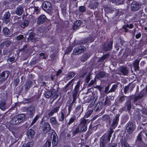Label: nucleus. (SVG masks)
Segmentation results:
<instances>
[{
	"label": "nucleus",
	"instance_id": "61",
	"mask_svg": "<svg viewBox=\"0 0 147 147\" xmlns=\"http://www.w3.org/2000/svg\"><path fill=\"white\" fill-rule=\"evenodd\" d=\"M37 62L38 61L37 59H35L34 60L31 61L30 63V65L33 66L34 65H36Z\"/></svg>",
	"mask_w": 147,
	"mask_h": 147
},
{
	"label": "nucleus",
	"instance_id": "2",
	"mask_svg": "<svg viewBox=\"0 0 147 147\" xmlns=\"http://www.w3.org/2000/svg\"><path fill=\"white\" fill-rule=\"evenodd\" d=\"M90 122L89 119H80V123L78 125L80 129L81 132L83 133L86 131L87 129V126Z\"/></svg>",
	"mask_w": 147,
	"mask_h": 147
},
{
	"label": "nucleus",
	"instance_id": "41",
	"mask_svg": "<svg viewBox=\"0 0 147 147\" xmlns=\"http://www.w3.org/2000/svg\"><path fill=\"white\" fill-rule=\"evenodd\" d=\"M126 107H127V110L128 111H130L131 108V103L130 101H127L125 104Z\"/></svg>",
	"mask_w": 147,
	"mask_h": 147
},
{
	"label": "nucleus",
	"instance_id": "62",
	"mask_svg": "<svg viewBox=\"0 0 147 147\" xmlns=\"http://www.w3.org/2000/svg\"><path fill=\"white\" fill-rule=\"evenodd\" d=\"M33 146L32 142H28L24 147H32Z\"/></svg>",
	"mask_w": 147,
	"mask_h": 147
},
{
	"label": "nucleus",
	"instance_id": "13",
	"mask_svg": "<svg viewBox=\"0 0 147 147\" xmlns=\"http://www.w3.org/2000/svg\"><path fill=\"white\" fill-rule=\"evenodd\" d=\"M140 6L138 2L136 1H133L131 5V9L133 11H136L138 10Z\"/></svg>",
	"mask_w": 147,
	"mask_h": 147
},
{
	"label": "nucleus",
	"instance_id": "60",
	"mask_svg": "<svg viewBox=\"0 0 147 147\" xmlns=\"http://www.w3.org/2000/svg\"><path fill=\"white\" fill-rule=\"evenodd\" d=\"M138 147H144V142L142 141L136 143Z\"/></svg>",
	"mask_w": 147,
	"mask_h": 147
},
{
	"label": "nucleus",
	"instance_id": "43",
	"mask_svg": "<svg viewBox=\"0 0 147 147\" xmlns=\"http://www.w3.org/2000/svg\"><path fill=\"white\" fill-rule=\"evenodd\" d=\"M108 136V135L107 134L105 133L102 136L101 138L102 139L101 140L106 142H107V141H110L111 138L109 139L107 137Z\"/></svg>",
	"mask_w": 147,
	"mask_h": 147
},
{
	"label": "nucleus",
	"instance_id": "16",
	"mask_svg": "<svg viewBox=\"0 0 147 147\" xmlns=\"http://www.w3.org/2000/svg\"><path fill=\"white\" fill-rule=\"evenodd\" d=\"M11 44V42L9 40L4 41L1 43L0 45L1 48H6L9 47Z\"/></svg>",
	"mask_w": 147,
	"mask_h": 147
},
{
	"label": "nucleus",
	"instance_id": "63",
	"mask_svg": "<svg viewBox=\"0 0 147 147\" xmlns=\"http://www.w3.org/2000/svg\"><path fill=\"white\" fill-rule=\"evenodd\" d=\"M106 142L101 140L100 144V147H105Z\"/></svg>",
	"mask_w": 147,
	"mask_h": 147
},
{
	"label": "nucleus",
	"instance_id": "35",
	"mask_svg": "<svg viewBox=\"0 0 147 147\" xmlns=\"http://www.w3.org/2000/svg\"><path fill=\"white\" fill-rule=\"evenodd\" d=\"M50 121L52 125H58V122L55 117H51L50 119Z\"/></svg>",
	"mask_w": 147,
	"mask_h": 147
},
{
	"label": "nucleus",
	"instance_id": "17",
	"mask_svg": "<svg viewBox=\"0 0 147 147\" xmlns=\"http://www.w3.org/2000/svg\"><path fill=\"white\" fill-rule=\"evenodd\" d=\"M35 131L30 129L28 130L27 132V136L30 139H32L35 136Z\"/></svg>",
	"mask_w": 147,
	"mask_h": 147
},
{
	"label": "nucleus",
	"instance_id": "28",
	"mask_svg": "<svg viewBox=\"0 0 147 147\" xmlns=\"http://www.w3.org/2000/svg\"><path fill=\"white\" fill-rule=\"evenodd\" d=\"M97 127L98 126L97 125L92 126V123H91L89 126L88 130L87 132L86 133L88 134L89 135H90L91 134V133L90 132V130H91V131H95L97 129Z\"/></svg>",
	"mask_w": 147,
	"mask_h": 147
},
{
	"label": "nucleus",
	"instance_id": "44",
	"mask_svg": "<svg viewBox=\"0 0 147 147\" xmlns=\"http://www.w3.org/2000/svg\"><path fill=\"white\" fill-rule=\"evenodd\" d=\"M29 22L27 20L24 21V22L20 24V26L22 28H24L28 25Z\"/></svg>",
	"mask_w": 147,
	"mask_h": 147
},
{
	"label": "nucleus",
	"instance_id": "24",
	"mask_svg": "<svg viewBox=\"0 0 147 147\" xmlns=\"http://www.w3.org/2000/svg\"><path fill=\"white\" fill-rule=\"evenodd\" d=\"M2 32L5 36L7 37L10 36L11 35V31L7 27H5L3 28Z\"/></svg>",
	"mask_w": 147,
	"mask_h": 147
},
{
	"label": "nucleus",
	"instance_id": "42",
	"mask_svg": "<svg viewBox=\"0 0 147 147\" xmlns=\"http://www.w3.org/2000/svg\"><path fill=\"white\" fill-rule=\"evenodd\" d=\"M117 87L118 85H117V84H115L113 85L111 89L107 92V93H109L110 92H114L116 90Z\"/></svg>",
	"mask_w": 147,
	"mask_h": 147
},
{
	"label": "nucleus",
	"instance_id": "59",
	"mask_svg": "<svg viewBox=\"0 0 147 147\" xmlns=\"http://www.w3.org/2000/svg\"><path fill=\"white\" fill-rule=\"evenodd\" d=\"M126 97V96L125 95L121 96L119 98V102L121 103L122 102L125 100Z\"/></svg>",
	"mask_w": 147,
	"mask_h": 147
},
{
	"label": "nucleus",
	"instance_id": "50",
	"mask_svg": "<svg viewBox=\"0 0 147 147\" xmlns=\"http://www.w3.org/2000/svg\"><path fill=\"white\" fill-rule=\"evenodd\" d=\"M51 145V140H47L44 144L43 147H50Z\"/></svg>",
	"mask_w": 147,
	"mask_h": 147
},
{
	"label": "nucleus",
	"instance_id": "38",
	"mask_svg": "<svg viewBox=\"0 0 147 147\" xmlns=\"http://www.w3.org/2000/svg\"><path fill=\"white\" fill-rule=\"evenodd\" d=\"M81 132L80 129L78 125L76 128L73 131L72 134L73 136H75L76 134Z\"/></svg>",
	"mask_w": 147,
	"mask_h": 147
},
{
	"label": "nucleus",
	"instance_id": "33",
	"mask_svg": "<svg viewBox=\"0 0 147 147\" xmlns=\"http://www.w3.org/2000/svg\"><path fill=\"white\" fill-rule=\"evenodd\" d=\"M76 100V99H74L73 98L72 101L71 102H70L69 104V105H68V111L70 113L72 110L74 103L75 102Z\"/></svg>",
	"mask_w": 147,
	"mask_h": 147
},
{
	"label": "nucleus",
	"instance_id": "56",
	"mask_svg": "<svg viewBox=\"0 0 147 147\" xmlns=\"http://www.w3.org/2000/svg\"><path fill=\"white\" fill-rule=\"evenodd\" d=\"M59 95L58 94L55 93L53 96V99L51 102V103L52 104L54 101V100H56L59 97Z\"/></svg>",
	"mask_w": 147,
	"mask_h": 147
},
{
	"label": "nucleus",
	"instance_id": "27",
	"mask_svg": "<svg viewBox=\"0 0 147 147\" xmlns=\"http://www.w3.org/2000/svg\"><path fill=\"white\" fill-rule=\"evenodd\" d=\"M133 27L134 26L132 24H130L129 25L127 24L126 25H123L122 27V28L124 30V32H127L128 31V30L127 28H129V29H132L133 28Z\"/></svg>",
	"mask_w": 147,
	"mask_h": 147
},
{
	"label": "nucleus",
	"instance_id": "11",
	"mask_svg": "<svg viewBox=\"0 0 147 147\" xmlns=\"http://www.w3.org/2000/svg\"><path fill=\"white\" fill-rule=\"evenodd\" d=\"M42 128L43 133L47 134L50 131L51 129V127L49 123L44 122L43 124H42Z\"/></svg>",
	"mask_w": 147,
	"mask_h": 147
},
{
	"label": "nucleus",
	"instance_id": "29",
	"mask_svg": "<svg viewBox=\"0 0 147 147\" xmlns=\"http://www.w3.org/2000/svg\"><path fill=\"white\" fill-rule=\"evenodd\" d=\"M76 119V115H73L69 118L68 122L67 123V126L70 125L71 124L74 122Z\"/></svg>",
	"mask_w": 147,
	"mask_h": 147
},
{
	"label": "nucleus",
	"instance_id": "8",
	"mask_svg": "<svg viewBox=\"0 0 147 147\" xmlns=\"http://www.w3.org/2000/svg\"><path fill=\"white\" fill-rule=\"evenodd\" d=\"M85 49V47L84 46H79L74 49L73 51V53L74 55H78L83 52Z\"/></svg>",
	"mask_w": 147,
	"mask_h": 147
},
{
	"label": "nucleus",
	"instance_id": "26",
	"mask_svg": "<svg viewBox=\"0 0 147 147\" xmlns=\"http://www.w3.org/2000/svg\"><path fill=\"white\" fill-rule=\"evenodd\" d=\"M129 117L127 115H123L121 119V123L124 124L129 119Z\"/></svg>",
	"mask_w": 147,
	"mask_h": 147
},
{
	"label": "nucleus",
	"instance_id": "6",
	"mask_svg": "<svg viewBox=\"0 0 147 147\" xmlns=\"http://www.w3.org/2000/svg\"><path fill=\"white\" fill-rule=\"evenodd\" d=\"M10 72L8 70H5L0 74V83L2 84L7 80Z\"/></svg>",
	"mask_w": 147,
	"mask_h": 147
},
{
	"label": "nucleus",
	"instance_id": "39",
	"mask_svg": "<svg viewBox=\"0 0 147 147\" xmlns=\"http://www.w3.org/2000/svg\"><path fill=\"white\" fill-rule=\"evenodd\" d=\"M61 113L65 115V117H67L70 114V113L68 111L67 109L65 108H64L62 109L61 111Z\"/></svg>",
	"mask_w": 147,
	"mask_h": 147
},
{
	"label": "nucleus",
	"instance_id": "54",
	"mask_svg": "<svg viewBox=\"0 0 147 147\" xmlns=\"http://www.w3.org/2000/svg\"><path fill=\"white\" fill-rule=\"evenodd\" d=\"M61 113V115L59 116V120L60 121H62L64 120L65 118V115L63 114L62 113Z\"/></svg>",
	"mask_w": 147,
	"mask_h": 147
},
{
	"label": "nucleus",
	"instance_id": "18",
	"mask_svg": "<svg viewBox=\"0 0 147 147\" xmlns=\"http://www.w3.org/2000/svg\"><path fill=\"white\" fill-rule=\"evenodd\" d=\"M10 14L9 12H6L4 15L3 18V22L7 24L10 21Z\"/></svg>",
	"mask_w": 147,
	"mask_h": 147
},
{
	"label": "nucleus",
	"instance_id": "47",
	"mask_svg": "<svg viewBox=\"0 0 147 147\" xmlns=\"http://www.w3.org/2000/svg\"><path fill=\"white\" fill-rule=\"evenodd\" d=\"M115 9L111 8L109 7H107L105 9V10L107 11L108 13H112L115 11Z\"/></svg>",
	"mask_w": 147,
	"mask_h": 147
},
{
	"label": "nucleus",
	"instance_id": "5",
	"mask_svg": "<svg viewBox=\"0 0 147 147\" xmlns=\"http://www.w3.org/2000/svg\"><path fill=\"white\" fill-rule=\"evenodd\" d=\"M43 9L47 12L51 13L53 8V6L51 3L48 1L45 2L42 5Z\"/></svg>",
	"mask_w": 147,
	"mask_h": 147
},
{
	"label": "nucleus",
	"instance_id": "23",
	"mask_svg": "<svg viewBox=\"0 0 147 147\" xmlns=\"http://www.w3.org/2000/svg\"><path fill=\"white\" fill-rule=\"evenodd\" d=\"M33 83L32 81L28 80L25 84V89L26 90L29 89L33 85Z\"/></svg>",
	"mask_w": 147,
	"mask_h": 147
},
{
	"label": "nucleus",
	"instance_id": "19",
	"mask_svg": "<svg viewBox=\"0 0 147 147\" xmlns=\"http://www.w3.org/2000/svg\"><path fill=\"white\" fill-rule=\"evenodd\" d=\"M23 11V8L22 5H20L16 9L15 13L18 16L21 15Z\"/></svg>",
	"mask_w": 147,
	"mask_h": 147
},
{
	"label": "nucleus",
	"instance_id": "25",
	"mask_svg": "<svg viewBox=\"0 0 147 147\" xmlns=\"http://www.w3.org/2000/svg\"><path fill=\"white\" fill-rule=\"evenodd\" d=\"M105 75V72L103 71H100L95 76V78H96L98 79H100L104 78Z\"/></svg>",
	"mask_w": 147,
	"mask_h": 147
},
{
	"label": "nucleus",
	"instance_id": "4",
	"mask_svg": "<svg viewBox=\"0 0 147 147\" xmlns=\"http://www.w3.org/2000/svg\"><path fill=\"white\" fill-rule=\"evenodd\" d=\"M60 99V98H59L55 103L57 106L48 113L47 115L49 117H50L55 113H57L60 107L62 105L61 102L59 101Z\"/></svg>",
	"mask_w": 147,
	"mask_h": 147
},
{
	"label": "nucleus",
	"instance_id": "48",
	"mask_svg": "<svg viewBox=\"0 0 147 147\" xmlns=\"http://www.w3.org/2000/svg\"><path fill=\"white\" fill-rule=\"evenodd\" d=\"M79 10L81 13H84L86 11V8L84 6H80L79 7Z\"/></svg>",
	"mask_w": 147,
	"mask_h": 147
},
{
	"label": "nucleus",
	"instance_id": "34",
	"mask_svg": "<svg viewBox=\"0 0 147 147\" xmlns=\"http://www.w3.org/2000/svg\"><path fill=\"white\" fill-rule=\"evenodd\" d=\"M90 57V56H88L87 53H84L81 57L80 60L84 62L86 61Z\"/></svg>",
	"mask_w": 147,
	"mask_h": 147
},
{
	"label": "nucleus",
	"instance_id": "15",
	"mask_svg": "<svg viewBox=\"0 0 147 147\" xmlns=\"http://www.w3.org/2000/svg\"><path fill=\"white\" fill-rule=\"evenodd\" d=\"M26 112L29 114L30 116H32L35 112V107L32 106H30L26 109Z\"/></svg>",
	"mask_w": 147,
	"mask_h": 147
},
{
	"label": "nucleus",
	"instance_id": "31",
	"mask_svg": "<svg viewBox=\"0 0 147 147\" xmlns=\"http://www.w3.org/2000/svg\"><path fill=\"white\" fill-rule=\"evenodd\" d=\"M81 24V21L80 20H76L74 22L73 26V29L75 30L78 28Z\"/></svg>",
	"mask_w": 147,
	"mask_h": 147
},
{
	"label": "nucleus",
	"instance_id": "1",
	"mask_svg": "<svg viewBox=\"0 0 147 147\" xmlns=\"http://www.w3.org/2000/svg\"><path fill=\"white\" fill-rule=\"evenodd\" d=\"M25 121V115L24 114H21L14 116L11 119L9 123L11 125H15L24 123Z\"/></svg>",
	"mask_w": 147,
	"mask_h": 147
},
{
	"label": "nucleus",
	"instance_id": "49",
	"mask_svg": "<svg viewBox=\"0 0 147 147\" xmlns=\"http://www.w3.org/2000/svg\"><path fill=\"white\" fill-rule=\"evenodd\" d=\"M72 49L73 47L71 46H69L67 47L65 50V54H69L71 52Z\"/></svg>",
	"mask_w": 147,
	"mask_h": 147
},
{
	"label": "nucleus",
	"instance_id": "20",
	"mask_svg": "<svg viewBox=\"0 0 147 147\" xmlns=\"http://www.w3.org/2000/svg\"><path fill=\"white\" fill-rule=\"evenodd\" d=\"M102 119L109 125L111 123V119L109 115L106 114L103 115L102 116Z\"/></svg>",
	"mask_w": 147,
	"mask_h": 147
},
{
	"label": "nucleus",
	"instance_id": "51",
	"mask_svg": "<svg viewBox=\"0 0 147 147\" xmlns=\"http://www.w3.org/2000/svg\"><path fill=\"white\" fill-rule=\"evenodd\" d=\"M114 131L113 129L111 128L109 130L107 133H106L108 135L107 136L108 138L109 139L111 138V135L113 132Z\"/></svg>",
	"mask_w": 147,
	"mask_h": 147
},
{
	"label": "nucleus",
	"instance_id": "3",
	"mask_svg": "<svg viewBox=\"0 0 147 147\" xmlns=\"http://www.w3.org/2000/svg\"><path fill=\"white\" fill-rule=\"evenodd\" d=\"M113 40H110L104 42L102 45V50L105 52L110 51L113 48Z\"/></svg>",
	"mask_w": 147,
	"mask_h": 147
},
{
	"label": "nucleus",
	"instance_id": "7",
	"mask_svg": "<svg viewBox=\"0 0 147 147\" xmlns=\"http://www.w3.org/2000/svg\"><path fill=\"white\" fill-rule=\"evenodd\" d=\"M125 128L128 134H131L133 132L135 127L133 122L129 121L125 125Z\"/></svg>",
	"mask_w": 147,
	"mask_h": 147
},
{
	"label": "nucleus",
	"instance_id": "12",
	"mask_svg": "<svg viewBox=\"0 0 147 147\" xmlns=\"http://www.w3.org/2000/svg\"><path fill=\"white\" fill-rule=\"evenodd\" d=\"M51 136H53L52 142L53 146H56L59 142L58 138L55 132L54 131L52 132Z\"/></svg>",
	"mask_w": 147,
	"mask_h": 147
},
{
	"label": "nucleus",
	"instance_id": "64",
	"mask_svg": "<svg viewBox=\"0 0 147 147\" xmlns=\"http://www.w3.org/2000/svg\"><path fill=\"white\" fill-rule=\"evenodd\" d=\"M89 42H92L94 40V37L92 36H90L88 37Z\"/></svg>",
	"mask_w": 147,
	"mask_h": 147
},
{
	"label": "nucleus",
	"instance_id": "21",
	"mask_svg": "<svg viewBox=\"0 0 147 147\" xmlns=\"http://www.w3.org/2000/svg\"><path fill=\"white\" fill-rule=\"evenodd\" d=\"M140 60L137 59H136L133 62V64L134 67V70L136 71L139 70L140 68L139 64Z\"/></svg>",
	"mask_w": 147,
	"mask_h": 147
},
{
	"label": "nucleus",
	"instance_id": "46",
	"mask_svg": "<svg viewBox=\"0 0 147 147\" xmlns=\"http://www.w3.org/2000/svg\"><path fill=\"white\" fill-rule=\"evenodd\" d=\"M137 137V138L136 141V143L142 141V136L140 133H139Z\"/></svg>",
	"mask_w": 147,
	"mask_h": 147
},
{
	"label": "nucleus",
	"instance_id": "45",
	"mask_svg": "<svg viewBox=\"0 0 147 147\" xmlns=\"http://www.w3.org/2000/svg\"><path fill=\"white\" fill-rule=\"evenodd\" d=\"M75 75V74L73 71L70 72L67 76V78L68 79H70L74 77Z\"/></svg>",
	"mask_w": 147,
	"mask_h": 147
},
{
	"label": "nucleus",
	"instance_id": "22",
	"mask_svg": "<svg viewBox=\"0 0 147 147\" xmlns=\"http://www.w3.org/2000/svg\"><path fill=\"white\" fill-rule=\"evenodd\" d=\"M54 90L53 89L52 90H48L46 91L45 93V96L47 98H50L53 96L55 93L54 91Z\"/></svg>",
	"mask_w": 147,
	"mask_h": 147
},
{
	"label": "nucleus",
	"instance_id": "55",
	"mask_svg": "<svg viewBox=\"0 0 147 147\" xmlns=\"http://www.w3.org/2000/svg\"><path fill=\"white\" fill-rule=\"evenodd\" d=\"M57 54L56 53L54 52L51 54L50 55L49 57H50L52 60H55L56 58Z\"/></svg>",
	"mask_w": 147,
	"mask_h": 147
},
{
	"label": "nucleus",
	"instance_id": "57",
	"mask_svg": "<svg viewBox=\"0 0 147 147\" xmlns=\"http://www.w3.org/2000/svg\"><path fill=\"white\" fill-rule=\"evenodd\" d=\"M39 117V115H36V116L34 118L33 121H32L31 123V125H33L34 123H35L36 121L38 120V118Z\"/></svg>",
	"mask_w": 147,
	"mask_h": 147
},
{
	"label": "nucleus",
	"instance_id": "30",
	"mask_svg": "<svg viewBox=\"0 0 147 147\" xmlns=\"http://www.w3.org/2000/svg\"><path fill=\"white\" fill-rule=\"evenodd\" d=\"M120 72L123 76H127L128 74V70L126 67L121 66L120 68Z\"/></svg>",
	"mask_w": 147,
	"mask_h": 147
},
{
	"label": "nucleus",
	"instance_id": "40",
	"mask_svg": "<svg viewBox=\"0 0 147 147\" xmlns=\"http://www.w3.org/2000/svg\"><path fill=\"white\" fill-rule=\"evenodd\" d=\"M20 78L19 77H17L14 80L13 86L15 88L18 85L20 82Z\"/></svg>",
	"mask_w": 147,
	"mask_h": 147
},
{
	"label": "nucleus",
	"instance_id": "58",
	"mask_svg": "<svg viewBox=\"0 0 147 147\" xmlns=\"http://www.w3.org/2000/svg\"><path fill=\"white\" fill-rule=\"evenodd\" d=\"M39 56L40 57V58L41 59H46L47 57L45 56V54L43 53H41L39 54Z\"/></svg>",
	"mask_w": 147,
	"mask_h": 147
},
{
	"label": "nucleus",
	"instance_id": "36",
	"mask_svg": "<svg viewBox=\"0 0 147 147\" xmlns=\"http://www.w3.org/2000/svg\"><path fill=\"white\" fill-rule=\"evenodd\" d=\"M121 147H129V145L125 139L121 141Z\"/></svg>",
	"mask_w": 147,
	"mask_h": 147
},
{
	"label": "nucleus",
	"instance_id": "37",
	"mask_svg": "<svg viewBox=\"0 0 147 147\" xmlns=\"http://www.w3.org/2000/svg\"><path fill=\"white\" fill-rule=\"evenodd\" d=\"M6 102L3 101L1 102L0 103V109L4 111L6 109Z\"/></svg>",
	"mask_w": 147,
	"mask_h": 147
},
{
	"label": "nucleus",
	"instance_id": "53",
	"mask_svg": "<svg viewBox=\"0 0 147 147\" xmlns=\"http://www.w3.org/2000/svg\"><path fill=\"white\" fill-rule=\"evenodd\" d=\"M10 52V50L9 49L4 48L3 50V54L4 55H7Z\"/></svg>",
	"mask_w": 147,
	"mask_h": 147
},
{
	"label": "nucleus",
	"instance_id": "14",
	"mask_svg": "<svg viewBox=\"0 0 147 147\" xmlns=\"http://www.w3.org/2000/svg\"><path fill=\"white\" fill-rule=\"evenodd\" d=\"M47 18L46 16L42 14L39 16L37 20V24L38 25L43 24L45 22Z\"/></svg>",
	"mask_w": 147,
	"mask_h": 147
},
{
	"label": "nucleus",
	"instance_id": "32",
	"mask_svg": "<svg viewBox=\"0 0 147 147\" xmlns=\"http://www.w3.org/2000/svg\"><path fill=\"white\" fill-rule=\"evenodd\" d=\"M93 111L92 110L89 109L88 111L85 113L84 117L81 118L80 119H86V118H88L92 114L93 112Z\"/></svg>",
	"mask_w": 147,
	"mask_h": 147
},
{
	"label": "nucleus",
	"instance_id": "10",
	"mask_svg": "<svg viewBox=\"0 0 147 147\" xmlns=\"http://www.w3.org/2000/svg\"><path fill=\"white\" fill-rule=\"evenodd\" d=\"M80 85V81H79L77 82L74 90L73 93L72 94L73 98L77 99V95L79 90Z\"/></svg>",
	"mask_w": 147,
	"mask_h": 147
},
{
	"label": "nucleus",
	"instance_id": "9",
	"mask_svg": "<svg viewBox=\"0 0 147 147\" xmlns=\"http://www.w3.org/2000/svg\"><path fill=\"white\" fill-rule=\"evenodd\" d=\"M83 111V105L80 104L77 105L76 107L74 113L76 117L80 116Z\"/></svg>",
	"mask_w": 147,
	"mask_h": 147
},
{
	"label": "nucleus",
	"instance_id": "52",
	"mask_svg": "<svg viewBox=\"0 0 147 147\" xmlns=\"http://www.w3.org/2000/svg\"><path fill=\"white\" fill-rule=\"evenodd\" d=\"M119 116L120 115L119 114H116V115L115 116V117L114 118L113 121L118 123L119 120Z\"/></svg>",
	"mask_w": 147,
	"mask_h": 147
}]
</instances>
